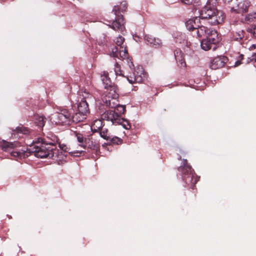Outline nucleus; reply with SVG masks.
Instances as JSON below:
<instances>
[{
    "instance_id": "f257e3e1",
    "label": "nucleus",
    "mask_w": 256,
    "mask_h": 256,
    "mask_svg": "<svg viewBox=\"0 0 256 256\" xmlns=\"http://www.w3.org/2000/svg\"><path fill=\"white\" fill-rule=\"evenodd\" d=\"M57 140H44L38 138L34 140L30 146V151L34 153L38 158H50L56 160H62L66 157V152L72 153L69 152V148L64 144H58L60 150L57 149Z\"/></svg>"
},
{
    "instance_id": "f03ea898",
    "label": "nucleus",
    "mask_w": 256,
    "mask_h": 256,
    "mask_svg": "<svg viewBox=\"0 0 256 256\" xmlns=\"http://www.w3.org/2000/svg\"><path fill=\"white\" fill-rule=\"evenodd\" d=\"M100 76L105 90L102 96V100L106 104L114 107L116 105L117 98H118L117 88L112 82L108 72H102Z\"/></svg>"
},
{
    "instance_id": "7ed1b4c3",
    "label": "nucleus",
    "mask_w": 256,
    "mask_h": 256,
    "mask_svg": "<svg viewBox=\"0 0 256 256\" xmlns=\"http://www.w3.org/2000/svg\"><path fill=\"white\" fill-rule=\"evenodd\" d=\"M199 18L204 24L207 22L210 25H217L224 22L225 15L213 6L207 4L200 10Z\"/></svg>"
},
{
    "instance_id": "20e7f679",
    "label": "nucleus",
    "mask_w": 256,
    "mask_h": 256,
    "mask_svg": "<svg viewBox=\"0 0 256 256\" xmlns=\"http://www.w3.org/2000/svg\"><path fill=\"white\" fill-rule=\"evenodd\" d=\"M104 106H106L102 101L100 102L99 112H98L101 115V118L102 120L110 121L113 124H122L123 127L127 130L130 128V126H129L128 122L122 117L120 116L119 114H116V110H105Z\"/></svg>"
},
{
    "instance_id": "39448f33",
    "label": "nucleus",
    "mask_w": 256,
    "mask_h": 256,
    "mask_svg": "<svg viewBox=\"0 0 256 256\" xmlns=\"http://www.w3.org/2000/svg\"><path fill=\"white\" fill-rule=\"evenodd\" d=\"M178 171L185 183L188 185H190L193 188L195 184L199 180L200 178L195 176L194 170L188 164L186 159L183 160L182 164L178 168Z\"/></svg>"
},
{
    "instance_id": "423d86ee",
    "label": "nucleus",
    "mask_w": 256,
    "mask_h": 256,
    "mask_svg": "<svg viewBox=\"0 0 256 256\" xmlns=\"http://www.w3.org/2000/svg\"><path fill=\"white\" fill-rule=\"evenodd\" d=\"M124 38L122 36H118L114 40L117 46L112 48L111 56L118 58H122V60H126L128 64L130 63L133 64L132 58H130L128 52V50L126 46L123 45Z\"/></svg>"
},
{
    "instance_id": "0eeeda50",
    "label": "nucleus",
    "mask_w": 256,
    "mask_h": 256,
    "mask_svg": "<svg viewBox=\"0 0 256 256\" xmlns=\"http://www.w3.org/2000/svg\"><path fill=\"white\" fill-rule=\"evenodd\" d=\"M127 8V4L125 2H121L120 5L115 6L112 10L116 16L115 20H114L111 24L109 26L114 30H122L124 28V19L122 14H120V11L124 12Z\"/></svg>"
},
{
    "instance_id": "6e6552de",
    "label": "nucleus",
    "mask_w": 256,
    "mask_h": 256,
    "mask_svg": "<svg viewBox=\"0 0 256 256\" xmlns=\"http://www.w3.org/2000/svg\"><path fill=\"white\" fill-rule=\"evenodd\" d=\"M80 128V126H78V127L76 128L74 130H71L70 135L76 138L79 143V146L81 147L84 148L88 147L90 149H94L96 148L95 142H93L90 138L84 137L79 130Z\"/></svg>"
},
{
    "instance_id": "1a4fd4ad",
    "label": "nucleus",
    "mask_w": 256,
    "mask_h": 256,
    "mask_svg": "<svg viewBox=\"0 0 256 256\" xmlns=\"http://www.w3.org/2000/svg\"><path fill=\"white\" fill-rule=\"evenodd\" d=\"M50 120L57 124L69 125L72 123L71 113L67 110L55 113L50 116Z\"/></svg>"
},
{
    "instance_id": "9d476101",
    "label": "nucleus",
    "mask_w": 256,
    "mask_h": 256,
    "mask_svg": "<svg viewBox=\"0 0 256 256\" xmlns=\"http://www.w3.org/2000/svg\"><path fill=\"white\" fill-rule=\"evenodd\" d=\"M250 2L248 0H234L232 6H228L230 12L234 14H243L248 12Z\"/></svg>"
},
{
    "instance_id": "9b49d317",
    "label": "nucleus",
    "mask_w": 256,
    "mask_h": 256,
    "mask_svg": "<svg viewBox=\"0 0 256 256\" xmlns=\"http://www.w3.org/2000/svg\"><path fill=\"white\" fill-rule=\"evenodd\" d=\"M129 66L133 72L132 76L127 78L128 82L132 84L134 82H141L144 78H146V74L142 65H137L136 69L134 65H129Z\"/></svg>"
},
{
    "instance_id": "f8f14e48",
    "label": "nucleus",
    "mask_w": 256,
    "mask_h": 256,
    "mask_svg": "<svg viewBox=\"0 0 256 256\" xmlns=\"http://www.w3.org/2000/svg\"><path fill=\"white\" fill-rule=\"evenodd\" d=\"M82 98L78 104V110L82 114H87L89 112L88 102L92 98V95L86 90L82 94Z\"/></svg>"
},
{
    "instance_id": "ddd939ff",
    "label": "nucleus",
    "mask_w": 256,
    "mask_h": 256,
    "mask_svg": "<svg viewBox=\"0 0 256 256\" xmlns=\"http://www.w3.org/2000/svg\"><path fill=\"white\" fill-rule=\"evenodd\" d=\"M18 144V142H9L3 140L2 141L0 142V147L4 151L10 152L12 156L17 157L20 155V152L11 150L14 147L16 146Z\"/></svg>"
},
{
    "instance_id": "4468645a",
    "label": "nucleus",
    "mask_w": 256,
    "mask_h": 256,
    "mask_svg": "<svg viewBox=\"0 0 256 256\" xmlns=\"http://www.w3.org/2000/svg\"><path fill=\"white\" fill-rule=\"evenodd\" d=\"M203 23L199 24V26H196L194 30V32L193 33L194 36L198 38H202V36L206 37L208 32H209V28L207 26L203 25Z\"/></svg>"
},
{
    "instance_id": "2eb2a0df",
    "label": "nucleus",
    "mask_w": 256,
    "mask_h": 256,
    "mask_svg": "<svg viewBox=\"0 0 256 256\" xmlns=\"http://www.w3.org/2000/svg\"><path fill=\"white\" fill-rule=\"evenodd\" d=\"M202 21L200 20L199 17H195L187 20L186 22V26L188 30L192 31L194 33L196 26H199L198 24H202Z\"/></svg>"
},
{
    "instance_id": "dca6fc26",
    "label": "nucleus",
    "mask_w": 256,
    "mask_h": 256,
    "mask_svg": "<svg viewBox=\"0 0 256 256\" xmlns=\"http://www.w3.org/2000/svg\"><path fill=\"white\" fill-rule=\"evenodd\" d=\"M215 46L219 42V38L216 30L212 28H209V32L206 37Z\"/></svg>"
},
{
    "instance_id": "f3484780",
    "label": "nucleus",
    "mask_w": 256,
    "mask_h": 256,
    "mask_svg": "<svg viewBox=\"0 0 256 256\" xmlns=\"http://www.w3.org/2000/svg\"><path fill=\"white\" fill-rule=\"evenodd\" d=\"M174 55L177 63H179L180 64H186L184 56L180 49H176L174 51Z\"/></svg>"
},
{
    "instance_id": "a211bd4d",
    "label": "nucleus",
    "mask_w": 256,
    "mask_h": 256,
    "mask_svg": "<svg viewBox=\"0 0 256 256\" xmlns=\"http://www.w3.org/2000/svg\"><path fill=\"white\" fill-rule=\"evenodd\" d=\"M103 103L106 108H114V110H116V114H118L120 116L122 117V114H124L125 112V110H126L125 106H122V105H120L118 103V100H117V102H116V105L114 107L111 106L108 104H106V102H103Z\"/></svg>"
},
{
    "instance_id": "6ab92c4d",
    "label": "nucleus",
    "mask_w": 256,
    "mask_h": 256,
    "mask_svg": "<svg viewBox=\"0 0 256 256\" xmlns=\"http://www.w3.org/2000/svg\"><path fill=\"white\" fill-rule=\"evenodd\" d=\"M201 47L204 50H208L211 48L214 50L216 48V46L206 38L201 41Z\"/></svg>"
},
{
    "instance_id": "aec40b11",
    "label": "nucleus",
    "mask_w": 256,
    "mask_h": 256,
    "mask_svg": "<svg viewBox=\"0 0 256 256\" xmlns=\"http://www.w3.org/2000/svg\"><path fill=\"white\" fill-rule=\"evenodd\" d=\"M86 114H82L78 111V112H76L72 116L71 114L72 122L78 123L82 122L86 118Z\"/></svg>"
},
{
    "instance_id": "412c9836",
    "label": "nucleus",
    "mask_w": 256,
    "mask_h": 256,
    "mask_svg": "<svg viewBox=\"0 0 256 256\" xmlns=\"http://www.w3.org/2000/svg\"><path fill=\"white\" fill-rule=\"evenodd\" d=\"M46 118L43 116L38 114L34 115V124L41 129L44 125Z\"/></svg>"
},
{
    "instance_id": "4be33fe9",
    "label": "nucleus",
    "mask_w": 256,
    "mask_h": 256,
    "mask_svg": "<svg viewBox=\"0 0 256 256\" xmlns=\"http://www.w3.org/2000/svg\"><path fill=\"white\" fill-rule=\"evenodd\" d=\"M228 58L224 56H216L211 60L210 64H226L228 62Z\"/></svg>"
},
{
    "instance_id": "5701e85b",
    "label": "nucleus",
    "mask_w": 256,
    "mask_h": 256,
    "mask_svg": "<svg viewBox=\"0 0 256 256\" xmlns=\"http://www.w3.org/2000/svg\"><path fill=\"white\" fill-rule=\"evenodd\" d=\"M102 120L100 119H96L93 122L92 128L94 129V131L96 132L102 129Z\"/></svg>"
},
{
    "instance_id": "b1692460",
    "label": "nucleus",
    "mask_w": 256,
    "mask_h": 256,
    "mask_svg": "<svg viewBox=\"0 0 256 256\" xmlns=\"http://www.w3.org/2000/svg\"><path fill=\"white\" fill-rule=\"evenodd\" d=\"M244 34H245V32L242 30H238V31L236 32L234 34V40L240 42L244 37Z\"/></svg>"
},
{
    "instance_id": "393cba45",
    "label": "nucleus",
    "mask_w": 256,
    "mask_h": 256,
    "mask_svg": "<svg viewBox=\"0 0 256 256\" xmlns=\"http://www.w3.org/2000/svg\"><path fill=\"white\" fill-rule=\"evenodd\" d=\"M146 40L150 44V45L152 46H155L156 47V46H158L160 45L158 42H156V39L153 38H152L148 36L146 38Z\"/></svg>"
},
{
    "instance_id": "a878e982",
    "label": "nucleus",
    "mask_w": 256,
    "mask_h": 256,
    "mask_svg": "<svg viewBox=\"0 0 256 256\" xmlns=\"http://www.w3.org/2000/svg\"><path fill=\"white\" fill-rule=\"evenodd\" d=\"M17 130L18 132L25 134H28L30 132V130L28 128L24 126L17 128Z\"/></svg>"
},
{
    "instance_id": "bb28decb",
    "label": "nucleus",
    "mask_w": 256,
    "mask_h": 256,
    "mask_svg": "<svg viewBox=\"0 0 256 256\" xmlns=\"http://www.w3.org/2000/svg\"><path fill=\"white\" fill-rule=\"evenodd\" d=\"M107 132L108 130L106 129H102V130L100 132V136L103 138L104 139L108 140L110 138L109 136L107 135Z\"/></svg>"
},
{
    "instance_id": "cd10ccee",
    "label": "nucleus",
    "mask_w": 256,
    "mask_h": 256,
    "mask_svg": "<svg viewBox=\"0 0 256 256\" xmlns=\"http://www.w3.org/2000/svg\"><path fill=\"white\" fill-rule=\"evenodd\" d=\"M248 32L252 34L254 38H256V26L248 28Z\"/></svg>"
},
{
    "instance_id": "c85d7f7f",
    "label": "nucleus",
    "mask_w": 256,
    "mask_h": 256,
    "mask_svg": "<svg viewBox=\"0 0 256 256\" xmlns=\"http://www.w3.org/2000/svg\"><path fill=\"white\" fill-rule=\"evenodd\" d=\"M112 144H121L122 140L118 137L113 138L112 139Z\"/></svg>"
},
{
    "instance_id": "c756f323",
    "label": "nucleus",
    "mask_w": 256,
    "mask_h": 256,
    "mask_svg": "<svg viewBox=\"0 0 256 256\" xmlns=\"http://www.w3.org/2000/svg\"><path fill=\"white\" fill-rule=\"evenodd\" d=\"M180 0L182 3L186 4H188V5L192 4L194 2V0Z\"/></svg>"
},
{
    "instance_id": "7c9ffc66",
    "label": "nucleus",
    "mask_w": 256,
    "mask_h": 256,
    "mask_svg": "<svg viewBox=\"0 0 256 256\" xmlns=\"http://www.w3.org/2000/svg\"><path fill=\"white\" fill-rule=\"evenodd\" d=\"M234 0H223L225 4H229L228 6H232Z\"/></svg>"
},
{
    "instance_id": "2f4dec72",
    "label": "nucleus",
    "mask_w": 256,
    "mask_h": 256,
    "mask_svg": "<svg viewBox=\"0 0 256 256\" xmlns=\"http://www.w3.org/2000/svg\"><path fill=\"white\" fill-rule=\"evenodd\" d=\"M120 65H116V68H114V71L116 72V74H120V75H121L122 74V72L120 71V73L118 72V70L120 69Z\"/></svg>"
},
{
    "instance_id": "473e14b6",
    "label": "nucleus",
    "mask_w": 256,
    "mask_h": 256,
    "mask_svg": "<svg viewBox=\"0 0 256 256\" xmlns=\"http://www.w3.org/2000/svg\"><path fill=\"white\" fill-rule=\"evenodd\" d=\"M218 65H210V68L212 70H216L221 68V66L218 67Z\"/></svg>"
},
{
    "instance_id": "72a5a7b5",
    "label": "nucleus",
    "mask_w": 256,
    "mask_h": 256,
    "mask_svg": "<svg viewBox=\"0 0 256 256\" xmlns=\"http://www.w3.org/2000/svg\"><path fill=\"white\" fill-rule=\"evenodd\" d=\"M235 64H241V62H240V61H239V60H237V61H236V62H235Z\"/></svg>"
},
{
    "instance_id": "f704fd0d",
    "label": "nucleus",
    "mask_w": 256,
    "mask_h": 256,
    "mask_svg": "<svg viewBox=\"0 0 256 256\" xmlns=\"http://www.w3.org/2000/svg\"><path fill=\"white\" fill-rule=\"evenodd\" d=\"M238 65H236V64H234V67H236V66H238Z\"/></svg>"
}]
</instances>
